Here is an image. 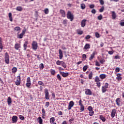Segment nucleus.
<instances>
[{
  "instance_id": "5701e85b",
  "label": "nucleus",
  "mask_w": 124,
  "mask_h": 124,
  "mask_svg": "<svg viewBox=\"0 0 124 124\" xmlns=\"http://www.w3.org/2000/svg\"><path fill=\"white\" fill-rule=\"evenodd\" d=\"M111 16H112V19H113V20H115V19H116V18L117 17V15H116V13H115L114 11H112L111 12Z\"/></svg>"
},
{
  "instance_id": "aec40b11",
  "label": "nucleus",
  "mask_w": 124,
  "mask_h": 124,
  "mask_svg": "<svg viewBox=\"0 0 124 124\" xmlns=\"http://www.w3.org/2000/svg\"><path fill=\"white\" fill-rule=\"evenodd\" d=\"M115 102L117 106H120V105H121V98H117L115 100Z\"/></svg>"
},
{
  "instance_id": "a878e982",
  "label": "nucleus",
  "mask_w": 124,
  "mask_h": 124,
  "mask_svg": "<svg viewBox=\"0 0 124 124\" xmlns=\"http://www.w3.org/2000/svg\"><path fill=\"white\" fill-rule=\"evenodd\" d=\"M0 49L2 50L3 49V46H2V38L0 37Z\"/></svg>"
},
{
  "instance_id": "393cba45",
  "label": "nucleus",
  "mask_w": 124,
  "mask_h": 124,
  "mask_svg": "<svg viewBox=\"0 0 124 124\" xmlns=\"http://www.w3.org/2000/svg\"><path fill=\"white\" fill-rule=\"evenodd\" d=\"M106 77H107L106 75L104 74H101L99 75V78H100V79H102V80L105 79Z\"/></svg>"
},
{
  "instance_id": "4d7b16f0",
  "label": "nucleus",
  "mask_w": 124,
  "mask_h": 124,
  "mask_svg": "<svg viewBox=\"0 0 124 124\" xmlns=\"http://www.w3.org/2000/svg\"><path fill=\"white\" fill-rule=\"evenodd\" d=\"M104 10V6H102L101 8L100 9L99 12H101V13L103 12Z\"/></svg>"
},
{
  "instance_id": "a18cd8bd",
  "label": "nucleus",
  "mask_w": 124,
  "mask_h": 124,
  "mask_svg": "<svg viewBox=\"0 0 124 124\" xmlns=\"http://www.w3.org/2000/svg\"><path fill=\"white\" fill-rule=\"evenodd\" d=\"M95 35L97 38H99V37H100V35H99V33L97 32H96L95 33Z\"/></svg>"
},
{
  "instance_id": "8fccbe9b",
  "label": "nucleus",
  "mask_w": 124,
  "mask_h": 124,
  "mask_svg": "<svg viewBox=\"0 0 124 124\" xmlns=\"http://www.w3.org/2000/svg\"><path fill=\"white\" fill-rule=\"evenodd\" d=\"M121 59V56L120 55H116L114 57L115 60H120Z\"/></svg>"
},
{
  "instance_id": "864d4df0",
  "label": "nucleus",
  "mask_w": 124,
  "mask_h": 124,
  "mask_svg": "<svg viewBox=\"0 0 124 124\" xmlns=\"http://www.w3.org/2000/svg\"><path fill=\"white\" fill-rule=\"evenodd\" d=\"M102 18H103L102 15H99V16H98V17H97L98 20H102Z\"/></svg>"
},
{
  "instance_id": "a19ab883",
  "label": "nucleus",
  "mask_w": 124,
  "mask_h": 124,
  "mask_svg": "<svg viewBox=\"0 0 124 124\" xmlns=\"http://www.w3.org/2000/svg\"><path fill=\"white\" fill-rule=\"evenodd\" d=\"M62 62V61H60V60H58V61L56 62V64H57V65H61Z\"/></svg>"
},
{
  "instance_id": "052dcab7",
  "label": "nucleus",
  "mask_w": 124,
  "mask_h": 124,
  "mask_svg": "<svg viewBox=\"0 0 124 124\" xmlns=\"http://www.w3.org/2000/svg\"><path fill=\"white\" fill-rule=\"evenodd\" d=\"M40 69H43L44 68V65L43 64V63L40 64Z\"/></svg>"
},
{
  "instance_id": "bb28decb",
  "label": "nucleus",
  "mask_w": 124,
  "mask_h": 124,
  "mask_svg": "<svg viewBox=\"0 0 124 124\" xmlns=\"http://www.w3.org/2000/svg\"><path fill=\"white\" fill-rule=\"evenodd\" d=\"M8 16L10 22H12L13 21V18L12 17V14L11 13H9L8 14Z\"/></svg>"
},
{
  "instance_id": "9b49d317",
  "label": "nucleus",
  "mask_w": 124,
  "mask_h": 124,
  "mask_svg": "<svg viewBox=\"0 0 124 124\" xmlns=\"http://www.w3.org/2000/svg\"><path fill=\"white\" fill-rule=\"evenodd\" d=\"M117 113V109L115 108L112 109L111 112V118H115V116H116V113Z\"/></svg>"
},
{
  "instance_id": "c9c22d12",
  "label": "nucleus",
  "mask_w": 124,
  "mask_h": 124,
  "mask_svg": "<svg viewBox=\"0 0 124 124\" xmlns=\"http://www.w3.org/2000/svg\"><path fill=\"white\" fill-rule=\"evenodd\" d=\"M12 73H16L17 72V68L16 67H14L12 68Z\"/></svg>"
},
{
  "instance_id": "a211bd4d",
  "label": "nucleus",
  "mask_w": 124,
  "mask_h": 124,
  "mask_svg": "<svg viewBox=\"0 0 124 124\" xmlns=\"http://www.w3.org/2000/svg\"><path fill=\"white\" fill-rule=\"evenodd\" d=\"M28 44H29V42L28 41H26L24 42V43L23 44L24 51L27 50V47L28 46Z\"/></svg>"
},
{
  "instance_id": "3c124183",
  "label": "nucleus",
  "mask_w": 124,
  "mask_h": 124,
  "mask_svg": "<svg viewBox=\"0 0 124 124\" xmlns=\"http://www.w3.org/2000/svg\"><path fill=\"white\" fill-rule=\"evenodd\" d=\"M124 21V20H122L120 23V25L121 27H124V21Z\"/></svg>"
},
{
  "instance_id": "58836bf2",
  "label": "nucleus",
  "mask_w": 124,
  "mask_h": 124,
  "mask_svg": "<svg viewBox=\"0 0 124 124\" xmlns=\"http://www.w3.org/2000/svg\"><path fill=\"white\" fill-rule=\"evenodd\" d=\"M62 66L64 68H66V64H65V62H62V63L61 64Z\"/></svg>"
},
{
  "instance_id": "bf43d9fd",
  "label": "nucleus",
  "mask_w": 124,
  "mask_h": 124,
  "mask_svg": "<svg viewBox=\"0 0 124 124\" xmlns=\"http://www.w3.org/2000/svg\"><path fill=\"white\" fill-rule=\"evenodd\" d=\"M104 87L107 89H108V87H109V84H108V83H106Z\"/></svg>"
},
{
  "instance_id": "6e6d98bb",
  "label": "nucleus",
  "mask_w": 124,
  "mask_h": 124,
  "mask_svg": "<svg viewBox=\"0 0 124 124\" xmlns=\"http://www.w3.org/2000/svg\"><path fill=\"white\" fill-rule=\"evenodd\" d=\"M99 1L101 5H103V4H104V1L103 0H99Z\"/></svg>"
},
{
  "instance_id": "9d476101",
  "label": "nucleus",
  "mask_w": 124,
  "mask_h": 124,
  "mask_svg": "<svg viewBox=\"0 0 124 124\" xmlns=\"http://www.w3.org/2000/svg\"><path fill=\"white\" fill-rule=\"evenodd\" d=\"M85 94H86V95H92V94H93L92 91H91L90 89H85Z\"/></svg>"
},
{
  "instance_id": "e2e57ef3",
  "label": "nucleus",
  "mask_w": 124,
  "mask_h": 124,
  "mask_svg": "<svg viewBox=\"0 0 124 124\" xmlns=\"http://www.w3.org/2000/svg\"><path fill=\"white\" fill-rule=\"evenodd\" d=\"M95 65H96V66H100V64L99 63V62L96 61L95 62Z\"/></svg>"
},
{
  "instance_id": "72a5a7b5",
  "label": "nucleus",
  "mask_w": 124,
  "mask_h": 124,
  "mask_svg": "<svg viewBox=\"0 0 124 124\" xmlns=\"http://www.w3.org/2000/svg\"><path fill=\"white\" fill-rule=\"evenodd\" d=\"M16 10H17V11H22L23 10V8L21 6H17L16 8Z\"/></svg>"
},
{
  "instance_id": "f3484780",
  "label": "nucleus",
  "mask_w": 124,
  "mask_h": 124,
  "mask_svg": "<svg viewBox=\"0 0 124 124\" xmlns=\"http://www.w3.org/2000/svg\"><path fill=\"white\" fill-rule=\"evenodd\" d=\"M87 22V20L86 19H83L81 22V27L82 28H84L86 26V22Z\"/></svg>"
},
{
  "instance_id": "0eeeda50",
  "label": "nucleus",
  "mask_w": 124,
  "mask_h": 124,
  "mask_svg": "<svg viewBox=\"0 0 124 124\" xmlns=\"http://www.w3.org/2000/svg\"><path fill=\"white\" fill-rule=\"evenodd\" d=\"M15 84L16 86H20V84H21V76H18L16 77V80L15 82Z\"/></svg>"
},
{
  "instance_id": "603ef678",
  "label": "nucleus",
  "mask_w": 124,
  "mask_h": 124,
  "mask_svg": "<svg viewBox=\"0 0 124 124\" xmlns=\"http://www.w3.org/2000/svg\"><path fill=\"white\" fill-rule=\"evenodd\" d=\"M42 113L43 116H46V115L45 114V109L44 108H42Z\"/></svg>"
},
{
  "instance_id": "473e14b6",
  "label": "nucleus",
  "mask_w": 124,
  "mask_h": 124,
  "mask_svg": "<svg viewBox=\"0 0 124 124\" xmlns=\"http://www.w3.org/2000/svg\"><path fill=\"white\" fill-rule=\"evenodd\" d=\"M31 82H27L26 87L28 89H31Z\"/></svg>"
},
{
  "instance_id": "680f3d73",
  "label": "nucleus",
  "mask_w": 124,
  "mask_h": 124,
  "mask_svg": "<svg viewBox=\"0 0 124 124\" xmlns=\"http://www.w3.org/2000/svg\"><path fill=\"white\" fill-rule=\"evenodd\" d=\"M100 63L103 64V63L105 62V60L104 59H101L100 60Z\"/></svg>"
},
{
  "instance_id": "2f4dec72",
  "label": "nucleus",
  "mask_w": 124,
  "mask_h": 124,
  "mask_svg": "<svg viewBox=\"0 0 124 124\" xmlns=\"http://www.w3.org/2000/svg\"><path fill=\"white\" fill-rule=\"evenodd\" d=\"M38 122L40 124H43V120H42V119L41 118V117H39L38 119Z\"/></svg>"
},
{
  "instance_id": "69168bd1",
  "label": "nucleus",
  "mask_w": 124,
  "mask_h": 124,
  "mask_svg": "<svg viewBox=\"0 0 124 124\" xmlns=\"http://www.w3.org/2000/svg\"><path fill=\"white\" fill-rule=\"evenodd\" d=\"M91 12L93 14H95V13H96V11H95V9H93L91 11Z\"/></svg>"
},
{
  "instance_id": "de8ad7c7",
  "label": "nucleus",
  "mask_w": 124,
  "mask_h": 124,
  "mask_svg": "<svg viewBox=\"0 0 124 124\" xmlns=\"http://www.w3.org/2000/svg\"><path fill=\"white\" fill-rule=\"evenodd\" d=\"M27 83H31V78L30 77H28L26 80Z\"/></svg>"
},
{
  "instance_id": "7c9ffc66",
  "label": "nucleus",
  "mask_w": 124,
  "mask_h": 124,
  "mask_svg": "<svg viewBox=\"0 0 124 124\" xmlns=\"http://www.w3.org/2000/svg\"><path fill=\"white\" fill-rule=\"evenodd\" d=\"M107 91V88L106 87H104V86H102V92L103 93H106Z\"/></svg>"
},
{
  "instance_id": "6e6552de",
  "label": "nucleus",
  "mask_w": 124,
  "mask_h": 124,
  "mask_svg": "<svg viewBox=\"0 0 124 124\" xmlns=\"http://www.w3.org/2000/svg\"><path fill=\"white\" fill-rule=\"evenodd\" d=\"M45 98L46 99H50V94H49V92L48 91V89H45Z\"/></svg>"
},
{
  "instance_id": "c85d7f7f",
  "label": "nucleus",
  "mask_w": 124,
  "mask_h": 124,
  "mask_svg": "<svg viewBox=\"0 0 124 124\" xmlns=\"http://www.w3.org/2000/svg\"><path fill=\"white\" fill-rule=\"evenodd\" d=\"M7 102H8V105H9L10 104H11V103H12V100H11V97H8Z\"/></svg>"
},
{
  "instance_id": "f257e3e1",
  "label": "nucleus",
  "mask_w": 124,
  "mask_h": 124,
  "mask_svg": "<svg viewBox=\"0 0 124 124\" xmlns=\"http://www.w3.org/2000/svg\"><path fill=\"white\" fill-rule=\"evenodd\" d=\"M67 19H69L71 21H73L74 19V16L70 11H68L67 13Z\"/></svg>"
},
{
  "instance_id": "e433bc0d",
  "label": "nucleus",
  "mask_w": 124,
  "mask_h": 124,
  "mask_svg": "<svg viewBox=\"0 0 124 124\" xmlns=\"http://www.w3.org/2000/svg\"><path fill=\"white\" fill-rule=\"evenodd\" d=\"M50 71L51 75H55L56 74V71L55 70L50 69Z\"/></svg>"
},
{
  "instance_id": "338daca9",
  "label": "nucleus",
  "mask_w": 124,
  "mask_h": 124,
  "mask_svg": "<svg viewBox=\"0 0 124 124\" xmlns=\"http://www.w3.org/2000/svg\"><path fill=\"white\" fill-rule=\"evenodd\" d=\"M120 68L119 67H116L115 68V72H120Z\"/></svg>"
},
{
  "instance_id": "4468645a",
  "label": "nucleus",
  "mask_w": 124,
  "mask_h": 124,
  "mask_svg": "<svg viewBox=\"0 0 124 124\" xmlns=\"http://www.w3.org/2000/svg\"><path fill=\"white\" fill-rule=\"evenodd\" d=\"M116 76L117 77L116 78V79L117 81H121L123 79V78H122V74L120 73L117 74Z\"/></svg>"
},
{
  "instance_id": "f704fd0d",
  "label": "nucleus",
  "mask_w": 124,
  "mask_h": 124,
  "mask_svg": "<svg viewBox=\"0 0 124 124\" xmlns=\"http://www.w3.org/2000/svg\"><path fill=\"white\" fill-rule=\"evenodd\" d=\"M15 31H21V28L20 27L17 26L14 28Z\"/></svg>"
},
{
  "instance_id": "dca6fc26",
  "label": "nucleus",
  "mask_w": 124,
  "mask_h": 124,
  "mask_svg": "<svg viewBox=\"0 0 124 124\" xmlns=\"http://www.w3.org/2000/svg\"><path fill=\"white\" fill-rule=\"evenodd\" d=\"M96 52V51H93V53L91 55L90 57L89 58V60L90 61H93V58H94V56H95Z\"/></svg>"
},
{
  "instance_id": "6ab92c4d",
  "label": "nucleus",
  "mask_w": 124,
  "mask_h": 124,
  "mask_svg": "<svg viewBox=\"0 0 124 124\" xmlns=\"http://www.w3.org/2000/svg\"><path fill=\"white\" fill-rule=\"evenodd\" d=\"M21 48V44L19 43H16L15 45V48L16 50H19Z\"/></svg>"
},
{
  "instance_id": "412c9836",
  "label": "nucleus",
  "mask_w": 124,
  "mask_h": 124,
  "mask_svg": "<svg viewBox=\"0 0 124 124\" xmlns=\"http://www.w3.org/2000/svg\"><path fill=\"white\" fill-rule=\"evenodd\" d=\"M60 13H61V14L62 15V17H65L66 15H65V11H64V10H62V9H61L60 10Z\"/></svg>"
},
{
  "instance_id": "cd10ccee",
  "label": "nucleus",
  "mask_w": 124,
  "mask_h": 124,
  "mask_svg": "<svg viewBox=\"0 0 124 124\" xmlns=\"http://www.w3.org/2000/svg\"><path fill=\"white\" fill-rule=\"evenodd\" d=\"M99 118L100 119V120H101V121H102V122H105L106 121V119H105V117H104V116H103V115H100L99 116Z\"/></svg>"
},
{
  "instance_id": "c756f323",
  "label": "nucleus",
  "mask_w": 124,
  "mask_h": 124,
  "mask_svg": "<svg viewBox=\"0 0 124 124\" xmlns=\"http://www.w3.org/2000/svg\"><path fill=\"white\" fill-rule=\"evenodd\" d=\"M93 72H91L88 75L89 79L90 80H92V79H93Z\"/></svg>"
},
{
  "instance_id": "ea45409f",
  "label": "nucleus",
  "mask_w": 124,
  "mask_h": 124,
  "mask_svg": "<svg viewBox=\"0 0 124 124\" xmlns=\"http://www.w3.org/2000/svg\"><path fill=\"white\" fill-rule=\"evenodd\" d=\"M77 32H78V34H79L80 35H81L83 34V33L84 32L80 30H78Z\"/></svg>"
},
{
  "instance_id": "49530a36",
  "label": "nucleus",
  "mask_w": 124,
  "mask_h": 124,
  "mask_svg": "<svg viewBox=\"0 0 124 124\" xmlns=\"http://www.w3.org/2000/svg\"><path fill=\"white\" fill-rule=\"evenodd\" d=\"M57 78L58 80H59V81H62V77H61V76H60V74L57 75Z\"/></svg>"
},
{
  "instance_id": "4be33fe9",
  "label": "nucleus",
  "mask_w": 124,
  "mask_h": 124,
  "mask_svg": "<svg viewBox=\"0 0 124 124\" xmlns=\"http://www.w3.org/2000/svg\"><path fill=\"white\" fill-rule=\"evenodd\" d=\"M90 48H91V45H90V44H86L85 45V46H84L83 49H84V50H89Z\"/></svg>"
},
{
  "instance_id": "f8f14e48",
  "label": "nucleus",
  "mask_w": 124,
  "mask_h": 124,
  "mask_svg": "<svg viewBox=\"0 0 124 124\" xmlns=\"http://www.w3.org/2000/svg\"><path fill=\"white\" fill-rule=\"evenodd\" d=\"M74 106V102L73 101H71L69 103V105L68 107V109L71 110V108Z\"/></svg>"
},
{
  "instance_id": "5fc2aeb1",
  "label": "nucleus",
  "mask_w": 124,
  "mask_h": 124,
  "mask_svg": "<svg viewBox=\"0 0 124 124\" xmlns=\"http://www.w3.org/2000/svg\"><path fill=\"white\" fill-rule=\"evenodd\" d=\"M19 118L20 120H21L22 121H24V120L25 119L24 117V116H23V115H19Z\"/></svg>"
},
{
  "instance_id": "0e129e2a",
  "label": "nucleus",
  "mask_w": 124,
  "mask_h": 124,
  "mask_svg": "<svg viewBox=\"0 0 124 124\" xmlns=\"http://www.w3.org/2000/svg\"><path fill=\"white\" fill-rule=\"evenodd\" d=\"M90 8L93 9V8H94V4H91L89 5Z\"/></svg>"
},
{
  "instance_id": "423d86ee",
  "label": "nucleus",
  "mask_w": 124,
  "mask_h": 124,
  "mask_svg": "<svg viewBox=\"0 0 124 124\" xmlns=\"http://www.w3.org/2000/svg\"><path fill=\"white\" fill-rule=\"evenodd\" d=\"M78 105H79V106H80V111H81V112H83L85 110V107L84 106V105H83V103H82V100L80 99L79 101H78Z\"/></svg>"
},
{
  "instance_id": "ddd939ff",
  "label": "nucleus",
  "mask_w": 124,
  "mask_h": 124,
  "mask_svg": "<svg viewBox=\"0 0 124 124\" xmlns=\"http://www.w3.org/2000/svg\"><path fill=\"white\" fill-rule=\"evenodd\" d=\"M12 121L13 122V124L17 123V121H18V117L16 116H13L12 118Z\"/></svg>"
},
{
  "instance_id": "b1692460",
  "label": "nucleus",
  "mask_w": 124,
  "mask_h": 124,
  "mask_svg": "<svg viewBox=\"0 0 124 124\" xmlns=\"http://www.w3.org/2000/svg\"><path fill=\"white\" fill-rule=\"evenodd\" d=\"M59 59L60 60H62V57H63V55H62V49H59Z\"/></svg>"
},
{
  "instance_id": "4c0bfd02",
  "label": "nucleus",
  "mask_w": 124,
  "mask_h": 124,
  "mask_svg": "<svg viewBox=\"0 0 124 124\" xmlns=\"http://www.w3.org/2000/svg\"><path fill=\"white\" fill-rule=\"evenodd\" d=\"M38 84L39 86H42L43 87H44V83L42 81H39L38 82Z\"/></svg>"
},
{
  "instance_id": "79ce46f5",
  "label": "nucleus",
  "mask_w": 124,
  "mask_h": 124,
  "mask_svg": "<svg viewBox=\"0 0 124 124\" xmlns=\"http://www.w3.org/2000/svg\"><path fill=\"white\" fill-rule=\"evenodd\" d=\"M80 7H81V9L84 10V9H85V8H86V5H85V4H84V3L81 4Z\"/></svg>"
},
{
  "instance_id": "09e8293b",
  "label": "nucleus",
  "mask_w": 124,
  "mask_h": 124,
  "mask_svg": "<svg viewBox=\"0 0 124 124\" xmlns=\"http://www.w3.org/2000/svg\"><path fill=\"white\" fill-rule=\"evenodd\" d=\"M44 11L46 14H48L49 13V9H48V8H46Z\"/></svg>"
},
{
  "instance_id": "37998d69",
  "label": "nucleus",
  "mask_w": 124,
  "mask_h": 124,
  "mask_svg": "<svg viewBox=\"0 0 124 124\" xmlns=\"http://www.w3.org/2000/svg\"><path fill=\"white\" fill-rule=\"evenodd\" d=\"M87 69H88V66L87 65H85L83 66V71H84V72H86V71H87Z\"/></svg>"
},
{
  "instance_id": "7ed1b4c3",
  "label": "nucleus",
  "mask_w": 124,
  "mask_h": 124,
  "mask_svg": "<svg viewBox=\"0 0 124 124\" xmlns=\"http://www.w3.org/2000/svg\"><path fill=\"white\" fill-rule=\"evenodd\" d=\"M32 49L34 50V51H36L37 50V48H38V45L37 44V42L35 41H33L32 43Z\"/></svg>"
},
{
  "instance_id": "1a4fd4ad",
  "label": "nucleus",
  "mask_w": 124,
  "mask_h": 124,
  "mask_svg": "<svg viewBox=\"0 0 124 124\" xmlns=\"http://www.w3.org/2000/svg\"><path fill=\"white\" fill-rule=\"evenodd\" d=\"M26 31H27V30L26 29L23 30L21 33L17 35V38H19L20 39L23 38V36H24V35L25 34V33H26Z\"/></svg>"
},
{
  "instance_id": "13d9d810",
  "label": "nucleus",
  "mask_w": 124,
  "mask_h": 124,
  "mask_svg": "<svg viewBox=\"0 0 124 124\" xmlns=\"http://www.w3.org/2000/svg\"><path fill=\"white\" fill-rule=\"evenodd\" d=\"M49 106H50V103L49 102H46V104H45V106L46 107H49Z\"/></svg>"
},
{
  "instance_id": "774afa93",
  "label": "nucleus",
  "mask_w": 124,
  "mask_h": 124,
  "mask_svg": "<svg viewBox=\"0 0 124 124\" xmlns=\"http://www.w3.org/2000/svg\"><path fill=\"white\" fill-rule=\"evenodd\" d=\"M90 38H91V35H88L85 37V39L86 40L90 39Z\"/></svg>"
},
{
  "instance_id": "f03ea898",
  "label": "nucleus",
  "mask_w": 124,
  "mask_h": 124,
  "mask_svg": "<svg viewBox=\"0 0 124 124\" xmlns=\"http://www.w3.org/2000/svg\"><path fill=\"white\" fill-rule=\"evenodd\" d=\"M94 81L96 82L97 87L99 88L101 86V83H100V79L98 76H96L94 78Z\"/></svg>"
},
{
  "instance_id": "2eb2a0df",
  "label": "nucleus",
  "mask_w": 124,
  "mask_h": 124,
  "mask_svg": "<svg viewBox=\"0 0 124 124\" xmlns=\"http://www.w3.org/2000/svg\"><path fill=\"white\" fill-rule=\"evenodd\" d=\"M60 74L64 78L67 77L69 75V73H64L63 72H60Z\"/></svg>"
},
{
  "instance_id": "20e7f679",
  "label": "nucleus",
  "mask_w": 124,
  "mask_h": 124,
  "mask_svg": "<svg viewBox=\"0 0 124 124\" xmlns=\"http://www.w3.org/2000/svg\"><path fill=\"white\" fill-rule=\"evenodd\" d=\"M5 62L7 64H9V54L8 52H6L4 55Z\"/></svg>"
},
{
  "instance_id": "39448f33",
  "label": "nucleus",
  "mask_w": 124,
  "mask_h": 124,
  "mask_svg": "<svg viewBox=\"0 0 124 124\" xmlns=\"http://www.w3.org/2000/svg\"><path fill=\"white\" fill-rule=\"evenodd\" d=\"M88 110L89 111V116H93L94 114V111L93 110V107L92 106H89L87 108Z\"/></svg>"
},
{
  "instance_id": "c03bdc74",
  "label": "nucleus",
  "mask_w": 124,
  "mask_h": 124,
  "mask_svg": "<svg viewBox=\"0 0 124 124\" xmlns=\"http://www.w3.org/2000/svg\"><path fill=\"white\" fill-rule=\"evenodd\" d=\"M55 117H51L50 119V124H52V123H54V122H55Z\"/></svg>"
}]
</instances>
